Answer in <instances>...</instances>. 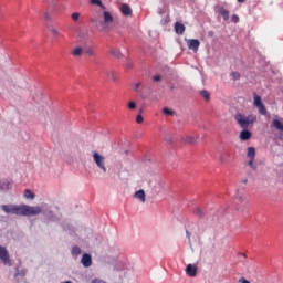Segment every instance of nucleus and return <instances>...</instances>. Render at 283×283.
Here are the masks:
<instances>
[{"instance_id":"obj_8","label":"nucleus","mask_w":283,"mask_h":283,"mask_svg":"<svg viewBox=\"0 0 283 283\" xmlns=\"http://www.w3.org/2000/svg\"><path fill=\"white\" fill-rule=\"evenodd\" d=\"M119 10H120L123 17H132V14H133L132 7H129V4H127V3H123L119 7Z\"/></svg>"},{"instance_id":"obj_5","label":"nucleus","mask_w":283,"mask_h":283,"mask_svg":"<svg viewBox=\"0 0 283 283\" xmlns=\"http://www.w3.org/2000/svg\"><path fill=\"white\" fill-rule=\"evenodd\" d=\"M0 261L4 266H12V259H10V252L7 247L0 245Z\"/></svg>"},{"instance_id":"obj_17","label":"nucleus","mask_w":283,"mask_h":283,"mask_svg":"<svg viewBox=\"0 0 283 283\" xmlns=\"http://www.w3.org/2000/svg\"><path fill=\"white\" fill-rule=\"evenodd\" d=\"M219 14L222 17L223 21H229V17H230L229 10L221 7L219 9Z\"/></svg>"},{"instance_id":"obj_26","label":"nucleus","mask_w":283,"mask_h":283,"mask_svg":"<svg viewBox=\"0 0 283 283\" xmlns=\"http://www.w3.org/2000/svg\"><path fill=\"white\" fill-rule=\"evenodd\" d=\"M24 198H27V200H34V192H32L31 190H25L24 191Z\"/></svg>"},{"instance_id":"obj_46","label":"nucleus","mask_w":283,"mask_h":283,"mask_svg":"<svg viewBox=\"0 0 283 283\" xmlns=\"http://www.w3.org/2000/svg\"><path fill=\"white\" fill-rule=\"evenodd\" d=\"M33 101H39V97L33 96Z\"/></svg>"},{"instance_id":"obj_4","label":"nucleus","mask_w":283,"mask_h":283,"mask_svg":"<svg viewBox=\"0 0 283 283\" xmlns=\"http://www.w3.org/2000/svg\"><path fill=\"white\" fill-rule=\"evenodd\" d=\"M93 161L95 163L97 169L102 171V174H107V166H105V156L101 155L98 151H93Z\"/></svg>"},{"instance_id":"obj_32","label":"nucleus","mask_w":283,"mask_h":283,"mask_svg":"<svg viewBox=\"0 0 283 283\" xmlns=\"http://www.w3.org/2000/svg\"><path fill=\"white\" fill-rule=\"evenodd\" d=\"M231 22L232 23H239L240 22V17L233 14L232 18H231Z\"/></svg>"},{"instance_id":"obj_3","label":"nucleus","mask_w":283,"mask_h":283,"mask_svg":"<svg viewBox=\"0 0 283 283\" xmlns=\"http://www.w3.org/2000/svg\"><path fill=\"white\" fill-rule=\"evenodd\" d=\"M235 120L242 129H249L250 125H253L258 118L254 115L244 116L242 114L235 115Z\"/></svg>"},{"instance_id":"obj_18","label":"nucleus","mask_w":283,"mask_h":283,"mask_svg":"<svg viewBox=\"0 0 283 283\" xmlns=\"http://www.w3.org/2000/svg\"><path fill=\"white\" fill-rule=\"evenodd\" d=\"M105 74L113 83H116V81H118V77L116 76V73L114 71H106Z\"/></svg>"},{"instance_id":"obj_19","label":"nucleus","mask_w":283,"mask_h":283,"mask_svg":"<svg viewBox=\"0 0 283 283\" xmlns=\"http://www.w3.org/2000/svg\"><path fill=\"white\" fill-rule=\"evenodd\" d=\"M182 142L187 145H196V138L191 135H187L186 137H184Z\"/></svg>"},{"instance_id":"obj_36","label":"nucleus","mask_w":283,"mask_h":283,"mask_svg":"<svg viewBox=\"0 0 283 283\" xmlns=\"http://www.w3.org/2000/svg\"><path fill=\"white\" fill-rule=\"evenodd\" d=\"M143 120H144L143 115H137L136 123H138L140 125V123H143Z\"/></svg>"},{"instance_id":"obj_14","label":"nucleus","mask_w":283,"mask_h":283,"mask_svg":"<svg viewBox=\"0 0 283 283\" xmlns=\"http://www.w3.org/2000/svg\"><path fill=\"white\" fill-rule=\"evenodd\" d=\"M271 127H274V129H277V132H283V123L280 119H273Z\"/></svg>"},{"instance_id":"obj_38","label":"nucleus","mask_w":283,"mask_h":283,"mask_svg":"<svg viewBox=\"0 0 283 283\" xmlns=\"http://www.w3.org/2000/svg\"><path fill=\"white\" fill-rule=\"evenodd\" d=\"M91 283H106V282L101 279H95Z\"/></svg>"},{"instance_id":"obj_27","label":"nucleus","mask_w":283,"mask_h":283,"mask_svg":"<svg viewBox=\"0 0 283 283\" xmlns=\"http://www.w3.org/2000/svg\"><path fill=\"white\" fill-rule=\"evenodd\" d=\"M193 213L195 216H198V218H205V211L198 207L193 209Z\"/></svg>"},{"instance_id":"obj_15","label":"nucleus","mask_w":283,"mask_h":283,"mask_svg":"<svg viewBox=\"0 0 283 283\" xmlns=\"http://www.w3.org/2000/svg\"><path fill=\"white\" fill-rule=\"evenodd\" d=\"M175 32L176 34H185V24L180 22L175 23Z\"/></svg>"},{"instance_id":"obj_24","label":"nucleus","mask_w":283,"mask_h":283,"mask_svg":"<svg viewBox=\"0 0 283 283\" xmlns=\"http://www.w3.org/2000/svg\"><path fill=\"white\" fill-rule=\"evenodd\" d=\"M71 19H72V21H74V23H78L81 21V12L72 13Z\"/></svg>"},{"instance_id":"obj_49","label":"nucleus","mask_w":283,"mask_h":283,"mask_svg":"<svg viewBox=\"0 0 283 283\" xmlns=\"http://www.w3.org/2000/svg\"><path fill=\"white\" fill-rule=\"evenodd\" d=\"M243 255V258H247V254H242Z\"/></svg>"},{"instance_id":"obj_25","label":"nucleus","mask_w":283,"mask_h":283,"mask_svg":"<svg viewBox=\"0 0 283 283\" xmlns=\"http://www.w3.org/2000/svg\"><path fill=\"white\" fill-rule=\"evenodd\" d=\"M247 157L250 158V159H255V148L254 147H249L248 148Z\"/></svg>"},{"instance_id":"obj_34","label":"nucleus","mask_w":283,"mask_h":283,"mask_svg":"<svg viewBox=\"0 0 283 283\" xmlns=\"http://www.w3.org/2000/svg\"><path fill=\"white\" fill-rule=\"evenodd\" d=\"M128 109H136V102H129Z\"/></svg>"},{"instance_id":"obj_30","label":"nucleus","mask_w":283,"mask_h":283,"mask_svg":"<svg viewBox=\"0 0 283 283\" xmlns=\"http://www.w3.org/2000/svg\"><path fill=\"white\" fill-rule=\"evenodd\" d=\"M125 67H126V70H132V67H134V62H132V60H127Z\"/></svg>"},{"instance_id":"obj_42","label":"nucleus","mask_w":283,"mask_h":283,"mask_svg":"<svg viewBox=\"0 0 283 283\" xmlns=\"http://www.w3.org/2000/svg\"><path fill=\"white\" fill-rule=\"evenodd\" d=\"M221 163H224V156L220 155Z\"/></svg>"},{"instance_id":"obj_1","label":"nucleus","mask_w":283,"mask_h":283,"mask_svg":"<svg viewBox=\"0 0 283 283\" xmlns=\"http://www.w3.org/2000/svg\"><path fill=\"white\" fill-rule=\"evenodd\" d=\"M90 3H92V6H98L104 10L103 20L98 19V17H93L91 23H94L98 32H109V25L114 23V15H112V12L106 10L105 4H103V1L101 0H91Z\"/></svg>"},{"instance_id":"obj_7","label":"nucleus","mask_w":283,"mask_h":283,"mask_svg":"<svg viewBox=\"0 0 283 283\" xmlns=\"http://www.w3.org/2000/svg\"><path fill=\"white\" fill-rule=\"evenodd\" d=\"M186 273L187 275H189V277H196V275H198V266L193 264H188L186 266Z\"/></svg>"},{"instance_id":"obj_37","label":"nucleus","mask_w":283,"mask_h":283,"mask_svg":"<svg viewBox=\"0 0 283 283\" xmlns=\"http://www.w3.org/2000/svg\"><path fill=\"white\" fill-rule=\"evenodd\" d=\"M163 25L169 23V17L167 15L165 19L161 20Z\"/></svg>"},{"instance_id":"obj_6","label":"nucleus","mask_w":283,"mask_h":283,"mask_svg":"<svg viewBox=\"0 0 283 283\" xmlns=\"http://www.w3.org/2000/svg\"><path fill=\"white\" fill-rule=\"evenodd\" d=\"M254 107H258L259 114H261V116H266V106H264V104L262 103V97H260L259 95H254Z\"/></svg>"},{"instance_id":"obj_29","label":"nucleus","mask_w":283,"mask_h":283,"mask_svg":"<svg viewBox=\"0 0 283 283\" xmlns=\"http://www.w3.org/2000/svg\"><path fill=\"white\" fill-rule=\"evenodd\" d=\"M163 112L166 114V116H174V111L169 109L168 107H165Z\"/></svg>"},{"instance_id":"obj_35","label":"nucleus","mask_w":283,"mask_h":283,"mask_svg":"<svg viewBox=\"0 0 283 283\" xmlns=\"http://www.w3.org/2000/svg\"><path fill=\"white\" fill-rule=\"evenodd\" d=\"M153 81H155V83H158V82L163 81V77L160 75H156L153 77Z\"/></svg>"},{"instance_id":"obj_39","label":"nucleus","mask_w":283,"mask_h":283,"mask_svg":"<svg viewBox=\"0 0 283 283\" xmlns=\"http://www.w3.org/2000/svg\"><path fill=\"white\" fill-rule=\"evenodd\" d=\"M44 18L46 19V21H52V17H50V13H45Z\"/></svg>"},{"instance_id":"obj_13","label":"nucleus","mask_w":283,"mask_h":283,"mask_svg":"<svg viewBox=\"0 0 283 283\" xmlns=\"http://www.w3.org/2000/svg\"><path fill=\"white\" fill-rule=\"evenodd\" d=\"M109 55L114 56L115 59H123V53L120 52V49H109Z\"/></svg>"},{"instance_id":"obj_31","label":"nucleus","mask_w":283,"mask_h":283,"mask_svg":"<svg viewBox=\"0 0 283 283\" xmlns=\"http://www.w3.org/2000/svg\"><path fill=\"white\" fill-rule=\"evenodd\" d=\"M254 160H255V159H250V160L248 161V165H249V167H251V169L256 170L258 167H256L255 165H253V161H254Z\"/></svg>"},{"instance_id":"obj_43","label":"nucleus","mask_w":283,"mask_h":283,"mask_svg":"<svg viewBox=\"0 0 283 283\" xmlns=\"http://www.w3.org/2000/svg\"><path fill=\"white\" fill-rule=\"evenodd\" d=\"M242 182H243V185H247V182H249V180L248 179H243Z\"/></svg>"},{"instance_id":"obj_9","label":"nucleus","mask_w":283,"mask_h":283,"mask_svg":"<svg viewBox=\"0 0 283 283\" xmlns=\"http://www.w3.org/2000/svg\"><path fill=\"white\" fill-rule=\"evenodd\" d=\"M187 45L189 50H193V52H198V48H200V41L196 39H191L187 41Z\"/></svg>"},{"instance_id":"obj_41","label":"nucleus","mask_w":283,"mask_h":283,"mask_svg":"<svg viewBox=\"0 0 283 283\" xmlns=\"http://www.w3.org/2000/svg\"><path fill=\"white\" fill-rule=\"evenodd\" d=\"M139 87H140V83L135 84V92H138Z\"/></svg>"},{"instance_id":"obj_2","label":"nucleus","mask_w":283,"mask_h":283,"mask_svg":"<svg viewBox=\"0 0 283 283\" xmlns=\"http://www.w3.org/2000/svg\"><path fill=\"white\" fill-rule=\"evenodd\" d=\"M1 210L4 213H11L12 216H39L42 213V209L39 206H28V205H2Z\"/></svg>"},{"instance_id":"obj_28","label":"nucleus","mask_w":283,"mask_h":283,"mask_svg":"<svg viewBox=\"0 0 283 283\" xmlns=\"http://www.w3.org/2000/svg\"><path fill=\"white\" fill-rule=\"evenodd\" d=\"M240 73L239 72H232L231 73V77H232V81H240Z\"/></svg>"},{"instance_id":"obj_44","label":"nucleus","mask_w":283,"mask_h":283,"mask_svg":"<svg viewBox=\"0 0 283 283\" xmlns=\"http://www.w3.org/2000/svg\"><path fill=\"white\" fill-rule=\"evenodd\" d=\"M238 1V3H244V1H247V0H237Z\"/></svg>"},{"instance_id":"obj_20","label":"nucleus","mask_w":283,"mask_h":283,"mask_svg":"<svg viewBox=\"0 0 283 283\" xmlns=\"http://www.w3.org/2000/svg\"><path fill=\"white\" fill-rule=\"evenodd\" d=\"M71 253H72V256L74 258V260H76L78 258V255H81V253H82L81 248H78L76 245L73 247Z\"/></svg>"},{"instance_id":"obj_22","label":"nucleus","mask_w":283,"mask_h":283,"mask_svg":"<svg viewBox=\"0 0 283 283\" xmlns=\"http://www.w3.org/2000/svg\"><path fill=\"white\" fill-rule=\"evenodd\" d=\"M84 53L87 54L88 56H96V52L94 51V48H92V46H85Z\"/></svg>"},{"instance_id":"obj_48","label":"nucleus","mask_w":283,"mask_h":283,"mask_svg":"<svg viewBox=\"0 0 283 283\" xmlns=\"http://www.w3.org/2000/svg\"><path fill=\"white\" fill-rule=\"evenodd\" d=\"M65 231H70V229L65 228Z\"/></svg>"},{"instance_id":"obj_10","label":"nucleus","mask_w":283,"mask_h":283,"mask_svg":"<svg viewBox=\"0 0 283 283\" xmlns=\"http://www.w3.org/2000/svg\"><path fill=\"white\" fill-rule=\"evenodd\" d=\"M12 187V182L8 179H0V191H8Z\"/></svg>"},{"instance_id":"obj_45","label":"nucleus","mask_w":283,"mask_h":283,"mask_svg":"<svg viewBox=\"0 0 283 283\" xmlns=\"http://www.w3.org/2000/svg\"><path fill=\"white\" fill-rule=\"evenodd\" d=\"M186 235L189 238V235H191V233H189V231H186Z\"/></svg>"},{"instance_id":"obj_21","label":"nucleus","mask_w":283,"mask_h":283,"mask_svg":"<svg viewBox=\"0 0 283 283\" xmlns=\"http://www.w3.org/2000/svg\"><path fill=\"white\" fill-rule=\"evenodd\" d=\"M135 198H137V200H140V202H145V190L136 191Z\"/></svg>"},{"instance_id":"obj_47","label":"nucleus","mask_w":283,"mask_h":283,"mask_svg":"<svg viewBox=\"0 0 283 283\" xmlns=\"http://www.w3.org/2000/svg\"><path fill=\"white\" fill-rule=\"evenodd\" d=\"M36 95H38V96H41V92H38Z\"/></svg>"},{"instance_id":"obj_33","label":"nucleus","mask_w":283,"mask_h":283,"mask_svg":"<svg viewBox=\"0 0 283 283\" xmlns=\"http://www.w3.org/2000/svg\"><path fill=\"white\" fill-rule=\"evenodd\" d=\"M51 34H53V36H59L60 32L56 30V28H52Z\"/></svg>"},{"instance_id":"obj_16","label":"nucleus","mask_w":283,"mask_h":283,"mask_svg":"<svg viewBox=\"0 0 283 283\" xmlns=\"http://www.w3.org/2000/svg\"><path fill=\"white\" fill-rule=\"evenodd\" d=\"M239 138L240 140H249L251 138V132L247 130V128H243V130L240 133Z\"/></svg>"},{"instance_id":"obj_40","label":"nucleus","mask_w":283,"mask_h":283,"mask_svg":"<svg viewBox=\"0 0 283 283\" xmlns=\"http://www.w3.org/2000/svg\"><path fill=\"white\" fill-rule=\"evenodd\" d=\"M239 282L240 283H251V282H249L247 279H244V277H241L240 280H239Z\"/></svg>"},{"instance_id":"obj_23","label":"nucleus","mask_w":283,"mask_h":283,"mask_svg":"<svg viewBox=\"0 0 283 283\" xmlns=\"http://www.w3.org/2000/svg\"><path fill=\"white\" fill-rule=\"evenodd\" d=\"M200 96L205 98V101H211V94L207 90L200 91Z\"/></svg>"},{"instance_id":"obj_11","label":"nucleus","mask_w":283,"mask_h":283,"mask_svg":"<svg viewBox=\"0 0 283 283\" xmlns=\"http://www.w3.org/2000/svg\"><path fill=\"white\" fill-rule=\"evenodd\" d=\"M81 263L86 269L90 268V265L92 264V255H90L88 253L83 254Z\"/></svg>"},{"instance_id":"obj_12","label":"nucleus","mask_w":283,"mask_h":283,"mask_svg":"<svg viewBox=\"0 0 283 283\" xmlns=\"http://www.w3.org/2000/svg\"><path fill=\"white\" fill-rule=\"evenodd\" d=\"M83 52H85V49L83 46H75L72 50V56L81 57L83 56Z\"/></svg>"}]
</instances>
